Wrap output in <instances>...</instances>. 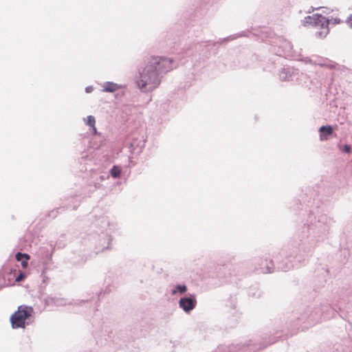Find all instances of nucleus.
Returning a JSON list of instances; mask_svg holds the SVG:
<instances>
[{
  "label": "nucleus",
  "instance_id": "4",
  "mask_svg": "<svg viewBox=\"0 0 352 352\" xmlns=\"http://www.w3.org/2000/svg\"><path fill=\"white\" fill-rule=\"evenodd\" d=\"M196 301L192 298H182L179 300V306L185 311H190L195 306Z\"/></svg>",
  "mask_w": 352,
  "mask_h": 352
},
{
  "label": "nucleus",
  "instance_id": "1",
  "mask_svg": "<svg viewBox=\"0 0 352 352\" xmlns=\"http://www.w3.org/2000/svg\"><path fill=\"white\" fill-rule=\"evenodd\" d=\"M170 65V61L166 58L152 57L140 74V78L137 81L138 87L143 89L150 85L151 88H155L159 84V72Z\"/></svg>",
  "mask_w": 352,
  "mask_h": 352
},
{
  "label": "nucleus",
  "instance_id": "9",
  "mask_svg": "<svg viewBox=\"0 0 352 352\" xmlns=\"http://www.w3.org/2000/svg\"><path fill=\"white\" fill-rule=\"evenodd\" d=\"M120 173H121V170H120V168H118V166H113L111 170V175L115 178L119 177Z\"/></svg>",
  "mask_w": 352,
  "mask_h": 352
},
{
  "label": "nucleus",
  "instance_id": "6",
  "mask_svg": "<svg viewBox=\"0 0 352 352\" xmlns=\"http://www.w3.org/2000/svg\"><path fill=\"white\" fill-rule=\"evenodd\" d=\"M15 258L16 261L21 262V266L23 269H25L28 266V260H30V256L28 254H23L21 252L16 253Z\"/></svg>",
  "mask_w": 352,
  "mask_h": 352
},
{
  "label": "nucleus",
  "instance_id": "17",
  "mask_svg": "<svg viewBox=\"0 0 352 352\" xmlns=\"http://www.w3.org/2000/svg\"><path fill=\"white\" fill-rule=\"evenodd\" d=\"M86 91H90V89L87 88V89H86Z\"/></svg>",
  "mask_w": 352,
  "mask_h": 352
},
{
  "label": "nucleus",
  "instance_id": "5",
  "mask_svg": "<svg viewBox=\"0 0 352 352\" xmlns=\"http://www.w3.org/2000/svg\"><path fill=\"white\" fill-rule=\"evenodd\" d=\"M320 139L322 141L327 140L333 133V128L331 126H322L319 129Z\"/></svg>",
  "mask_w": 352,
  "mask_h": 352
},
{
  "label": "nucleus",
  "instance_id": "12",
  "mask_svg": "<svg viewBox=\"0 0 352 352\" xmlns=\"http://www.w3.org/2000/svg\"><path fill=\"white\" fill-rule=\"evenodd\" d=\"M25 277V275L23 273H20L19 275L16 278V282H20L23 280Z\"/></svg>",
  "mask_w": 352,
  "mask_h": 352
},
{
  "label": "nucleus",
  "instance_id": "15",
  "mask_svg": "<svg viewBox=\"0 0 352 352\" xmlns=\"http://www.w3.org/2000/svg\"><path fill=\"white\" fill-rule=\"evenodd\" d=\"M286 45L288 46L289 47H291L289 43H286Z\"/></svg>",
  "mask_w": 352,
  "mask_h": 352
},
{
  "label": "nucleus",
  "instance_id": "14",
  "mask_svg": "<svg viewBox=\"0 0 352 352\" xmlns=\"http://www.w3.org/2000/svg\"><path fill=\"white\" fill-rule=\"evenodd\" d=\"M344 151L346 152V153H349L351 151V147L349 145H344Z\"/></svg>",
  "mask_w": 352,
  "mask_h": 352
},
{
  "label": "nucleus",
  "instance_id": "16",
  "mask_svg": "<svg viewBox=\"0 0 352 352\" xmlns=\"http://www.w3.org/2000/svg\"><path fill=\"white\" fill-rule=\"evenodd\" d=\"M86 91H90V89L87 88V89H86Z\"/></svg>",
  "mask_w": 352,
  "mask_h": 352
},
{
  "label": "nucleus",
  "instance_id": "7",
  "mask_svg": "<svg viewBox=\"0 0 352 352\" xmlns=\"http://www.w3.org/2000/svg\"><path fill=\"white\" fill-rule=\"evenodd\" d=\"M119 89V86L113 82H108L104 85V91L114 92Z\"/></svg>",
  "mask_w": 352,
  "mask_h": 352
},
{
  "label": "nucleus",
  "instance_id": "2",
  "mask_svg": "<svg viewBox=\"0 0 352 352\" xmlns=\"http://www.w3.org/2000/svg\"><path fill=\"white\" fill-rule=\"evenodd\" d=\"M340 22L341 20L338 18L329 20L325 16L317 13L309 16V25H311L312 33L318 38H323L329 34L330 23L338 24Z\"/></svg>",
  "mask_w": 352,
  "mask_h": 352
},
{
  "label": "nucleus",
  "instance_id": "3",
  "mask_svg": "<svg viewBox=\"0 0 352 352\" xmlns=\"http://www.w3.org/2000/svg\"><path fill=\"white\" fill-rule=\"evenodd\" d=\"M33 313L32 307L27 305H21L10 317L12 327L14 329L24 328L25 327V320L30 318Z\"/></svg>",
  "mask_w": 352,
  "mask_h": 352
},
{
  "label": "nucleus",
  "instance_id": "10",
  "mask_svg": "<svg viewBox=\"0 0 352 352\" xmlns=\"http://www.w3.org/2000/svg\"><path fill=\"white\" fill-rule=\"evenodd\" d=\"M265 262L267 263V261H265ZM266 264H267V269L266 270H263V272L264 273H270V272H272V269L273 268V266H274L272 261H269V265H268V263H266Z\"/></svg>",
  "mask_w": 352,
  "mask_h": 352
},
{
  "label": "nucleus",
  "instance_id": "13",
  "mask_svg": "<svg viewBox=\"0 0 352 352\" xmlns=\"http://www.w3.org/2000/svg\"><path fill=\"white\" fill-rule=\"evenodd\" d=\"M346 23L352 28V14L346 19Z\"/></svg>",
  "mask_w": 352,
  "mask_h": 352
},
{
  "label": "nucleus",
  "instance_id": "11",
  "mask_svg": "<svg viewBox=\"0 0 352 352\" xmlns=\"http://www.w3.org/2000/svg\"><path fill=\"white\" fill-rule=\"evenodd\" d=\"M177 291L180 293H184L186 291V287L185 285H179L177 286V289L173 291V294H175Z\"/></svg>",
  "mask_w": 352,
  "mask_h": 352
},
{
  "label": "nucleus",
  "instance_id": "8",
  "mask_svg": "<svg viewBox=\"0 0 352 352\" xmlns=\"http://www.w3.org/2000/svg\"><path fill=\"white\" fill-rule=\"evenodd\" d=\"M86 123H87V124H88L89 126H90L93 128L94 132V133H96V128L95 126L96 120H95L94 117L92 116H87Z\"/></svg>",
  "mask_w": 352,
  "mask_h": 352
}]
</instances>
